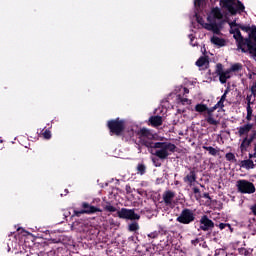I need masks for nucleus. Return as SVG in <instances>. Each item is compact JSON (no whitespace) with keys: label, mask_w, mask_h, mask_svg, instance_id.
<instances>
[{"label":"nucleus","mask_w":256,"mask_h":256,"mask_svg":"<svg viewBox=\"0 0 256 256\" xmlns=\"http://www.w3.org/2000/svg\"><path fill=\"white\" fill-rule=\"evenodd\" d=\"M139 138L140 145H144V147H147L148 149H156L153 155L155 157H158V159H161L162 161H165V159H168L169 155L171 153H175L177 146L171 142H156L153 143V133H151V130L147 128H142L137 133Z\"/></svg>","instance_id":"1"},{"label":"nucleus","mask_w":256,"mask_h":256,"mask_svg":"<svg viewBox=\"0 0 256 256\" xmlns=\"http://www.w3.org/2000/svg\"><path fill=\"white\" fill-rule=\"evenodd\" d=\"M230 33H233L237 47L242 51V53H247V51H249L250 55H253V49L255 48L251 46V38H243L239 28L232 29Z\"/></svg>","instance_id":"2"},{"label":"nucleus","mask_w":256,"mask_h":256,"mask_svg":"<svg viewBox=\"0 0 256 256\" xmlns=\"http://www.w3.org/2000/svg\"><path fill=\"white\" fill-rule=\"evenodd\" d=\"M220 5L231 15H237V11H245V5L239 0H220Z\"/></svg>","instance_id":"3"},{"label":"nucleus","mask_w":256,"mask_h":256,"mask_svg":"<svg viewBox=\"0 0 256 256\" xmlns=\"http://www.w3.org/2000/svg\"><path fill=\"white\" fill-rule=\"evenodd\" d=\"M207 19H208L209 23H206L204 25V29H207V31H212L215 23H217V21H221V19H223V13H221V9H219V7L213 8Z\"/></svg>","instance_id":"4"},{"label":"nucleus","mask_w":256,"mask_h":256,"mask_svg":"<svg viewBox=\"0 0 256 256\" xmlns=\"http://www.w3.org/2000/svg\"><path fill=\"white\" fill-rule=\"evenodd\" d=\"M176 221L178 223H182V225H189V223H193V221H195V212L189 208H185L176 218Z\"/></svg>","instance_id":"5"},{"label":"nucleus","mask_w":256,"mask_h":256,"mask_svg":"<svg viewBox=\"0 0 256 256\" xmlns=\"http://www.w3.org/2000/svg\"><path fill=\"white\" fill-rule=\"evenodd\" d=\"M117 215L119 219H127L129 221H139L141 219V216L135 213V209L122 208L117 211Z\"/></svg>","instance_id":"6"},{"label":"nucleus","mask_w":256,"mask_h":256,"mask_svg":"<svg viewBox=\"0 0 256 256\" xmlns=\"http://www.w3.org/2000/svg\"><path fill=\"white\" fill-rule=\"evenodd\" d=\"M236 187L240 193L251 195L252 193H255V185L252 182H249L247 180H238L236 182Z\"/></svg>","instance_id":"7"},{"label":"nucleus","mask_w":256,"mask_h":256,"mask_svg":"<svg viewBox=\"0 0 256 256\" xmlns=\"http://www.w3.org/2000/svg\"><path fill=\"white\" fill-rule=\"evenodd\" d=\"M108 129H110V132L114 133V135H121V132L125 129V125L123 121L119 119L110 120L108 121Z\"/></svg>","instance_id":"8"},{"label":"nucleus","mask_w":256,"mask_h":256,"mask_svg":"<svg viewBox=\"0 0 256 256\" xmlns=\"http://www.w3.org/2000/svg\"><path fill=\"white\" fill-rule=\"evenodd\" d=\"M200 224L201 231H209V229H213L215 227V223L212 222L207 215L201 217Z\"/></svg>","instance_id":"9"},{"label":"nucleus","mask_w":256,"mask_h":256,"mask_svg":"<svg viewBox=\"0 0 256 256\" xmlns=\"http://www.w3.org/2000/svg\"><path fill=\"white\" fill-rule=\"evenodd\" d=\"M162 199L166 207H171L173 205V199H175V192L167 190L163 193Z\"/></svg>","instance_id":"10"},{"label":"nucleus","mask_w":256,"mask_h":256,"mask_svg":"<svg viewBox=\"0 0 256 256\" xmlns=\"http://www.w3.org/2000/svg\"><path fill=\"white\" fill-rule=\"evenodd\" d=\"M195 181H197V173L195 170H190L189 174L184 177V183H188L189 187H192Z\"/></svg>","instance_id":"11"},{"label":"nucleus","mask_w":256,"mask_h":256,"mask_svg":"<svg viewBox=\"0 0 256 256\" xmlns=\"http://www.w3.org/2000/svg\"><path fill=\"white\" fill-rule=\"evenodd\" d=\"M149 123L152 127H161L163 125V117L156 115L149 118Z\"/></svg>","instance_id":"12"},{"label":"nucleus","mask_w":256,"mask_h":256,"mask_svg":"<svg viewBox=\"0 0 256 256\" xmlns=\"http://www.w3.org/2000/svg\"><path fill=\"white\" fill-rule=\"evenodd\" d=\"M82 207L84 209V211L87 213V214H91V213H99L101 212V209L95 207V206H92L91 204L87 203V202H84L82 204Z\"/></svg>","instance_id":"13"},{"label":"nucleus","mask_w":256,"mask_h":256,"mask_svg":"<svg viewBox=\"0 0 256 256\" xmlns=\"http://www.w3.org/2000/svg\"><path fill=\"white\" fill-rule=\"evenodd\" d=\"M251 129H253V124L247 123L238 129V135L240 137H243V135H248Z\"/></svg>","instance_id":"14"},{"label":"nucleus","mask_w":256,"mask_h":256,"mask_svg":"<svg viewBox=\"0 0 256 256\" xmlns=\"http://www.w3.org/2000/svg\"><path fill=\"white\" fill-rule=\"evenodd\" d=\"M248 39L251 41V47L256 48V26L250 27V32L248 34Z\"/></svg>","instance_id":"15"},{"label":"nucleus","mask_w":256,"mask_h":256,"mask_svg":"<svg viewBox=\"0 0 256 256\" xmlns=\"http://www.w3.org/2000/svg\"><path fill=\"white\" fill-rule=\"evenodd\" d=\"M211 43H213V45H216V47H225V45H227V41H225V39L219 38L217 36H213L211 38Z\"/></svg>","instance_id":"16"},{"label":"nucleus","mask_w":256,"mask_h":256,"mask_svg":"<svg viewBox=\"0 0 256 256\" xmlns=\"http://www.w3.org/2000/svg\"><path fill=\"white\" fill-rule=\"evenodd\" d=\"M240 167H244V169H255V163H253V160H242L240 162Z\"/></svg>","instance_id":"17"},{"label":"nucleus","mask_w":256,"mask_h":256,"mask_svg":"<svg viewBox=\"0 0 256 256\" xmlns=\"http://www.w3.org/2000/svg\"><path fill=\"white\" fill-rule=\"evenodd\" d=\"M218 77H219L220 83L225 84V83H227V79H231V72L228 69L225 72H223L222 74H220Z\"/></svg>","instance_id":"18"},{"label":"nucleus","mask_w":256,"mask_h":256,"mask_svg":"<svg viewBox=\"0 0 256 256\" xmlns=\"http://www.w3.org/2000/svg\"><path fill=\"white\" fill-rule=\"evenodd\" d=\"M202 149L208 151L209 155H212V157H217V155H219V149L213 148V146H202Z\"/></svg>","instance_id":"19"},{"label":"nucleus","mask_w":256,"mask_h":256,"mask_svg":"<svg viewBox=\"0 0 256 256\" xmlns=\"http://www.w3.org/2000/svg\"><path fill=\"white\" fill-rule=\"evenodd\" d=\"M251 145V142L249 141L248 137H245L240 145V151L242 153H245L247 151L248 147Z\"/></svg>","instance_id":"20"},{"label":"nucleus","mask_w":256,"mask_h":256,"mask_svg":"<svg viewBox=\"0 0 256 256\" xmlns=\"http://www.w3.org/2000/svg\"><path fill=\"white\" fill-rule=\"evenodd\" d=\"M241 69H243V65L241 63H235L228 70H230V73H235L241 71Z\"/></svg>","instance_id":"21"},{"label":"nucleus","mask_w":256,"mask_h":256,"mask_svg":"<svg viewBox=\"0 0 256 256\" xmlns=\"http://www.w3.org/2000/svg\"><path fill=\"white\" fill-rule=\"evenodd\" d=\"M128 231H130L131 233H135V231H139V223L132 222L131 224H129Z\"/></svg>","instance_id":"22"},{"label":"nucleus","mask_w":256,"mask_h":256,"mask_svg":"<svg viewBox=\"0 0 256 256\" xmlns=\"http://www.w3.org/2000/svg\"><path fill=\"white\" fill-rule=\"evenodd\" d=\"M195 111H197L198 113H204V111H207V105H205V104H197L195 106Z\"/></svg>","instance_id":"23"},{"label":"nucleus","mask_w":256,"mask_h":256,"mask_svg":"<svg viewBox=\"0 0 256 256\" xmlns=\"http://www.w3.org/2000/svg\"><path fill=\"white\" fill-rule=\"evenodd\" d=\"M206 122L209 124V125H219V121H217L213 116H208L206 118Z\"/></svg>","instance_id":"24"},{"label":"nucleus","mask_w":256,"mask_h":256,"mask_svg":"<svg viewBox=\"0 0 256 256\" xmlns=\"http://www.w3.org/2000/svg\"><path fill=\"white\" fill-rule=\"evenodd\" d=\"M137 171L141 175H145V171H147V167L145 166V164H138Z\"/></svg>","instance_id":"25"},{"label":"nucleus","mask_w":256,"mask_h":256,"mask_svg":"<svg viewBox=\"0 0 256 256\" xmlns=\"http://www.w3.org/2000/svg\"><path fill=\"white\" fill-rule=\"evenodd\" d=\"M205 63H207V59H206L205 57H200V58L196 61L197 67H203V65H205Z\"/></svg>","instance_id":"26"},{"label":"nucleus","mask_w":256,"mask_h":256,"mask_svg":"<svg viewBox=\"0 0 256 256\" xmlns=\"http://www.w3.org/2000/svg\"><path fill=\"white\" fill-rule=\"evenodd\" d=\"M193 193L195 194V199L197 201H199V199H201V197H203V196H201V190H199V188H197V187L193 188Z\"/></svg>","instance_id":"27"},{"label":"nucleus","mask_w":256,"mask_h":256,"mask_svg":"<svg viewBox=\"0 0 256 256\" xmlns=\"http://www.w3.org/2000/svg\"><path fill=\"white\" fill-rule=\"evenodd\" d=\"M238 253L243 256H251V252L247 248H239Z\"/></svg>","instance_id":"28"},{"label":"nucleus","mask_w":256,"mask_h":256,"mask_svg":"<svg viewBox=\"0 0 256 256\" xmlns=\"http://www.w3.org/2000/svg\"><path fill=\"white\" fill-rule=\"evenodd\" d=\"M246 109H247L246 119L247 121H251V117H253V108L247 107Z\"/></svg>","instance_id":"29"},{"label":"nucleus","mask_w":256,"mask_h":256,"mask_svg":"<svg viewBox=\"0 0 256 256\" xmlns=\"http://www.w3.org/2000/svg\"><path fill=\"white\" fill-rule=\"evenodd\" d=\"M105 211H108L109 213H115V211H117V208H115L114 206H112L111 204L106 205L104 207Z\"/></svg>","instance_id":"30"},{"label":"nucleus","mask_w":256,"mask_h":256,"mask_svg":"<svg viewBox=\"0 0 256 256\" xmlns=\"http://www.w3.org/2000/svg\"><path fill=\"white\" fill-rule=\"evenodd\" d=\"M225 158L227 159V161H237V159H235V154L229 152L225 155Z\"/></svg>","instance_id":"31"},{"label":"nucleus","mask_w":256,"mask_h":256,"mask_svg":"<svg viewBox=\"0 0 256 256\" xmlns=\"http://www.w3.org/2000/svg\"><path fill=\"white\" fill-rule=\"evenodd\" d=\"M216 73H217L218 76L223 73V64L218 63L216 65Z\"/></svg>","instance_id":"32"},{"label":"nucleus","mask_w":256,"mask_h":256,"mask_svg":"<svg viewBox=\"0 0 256 256\" xmlns=\"http://www.w3.org/2000/svg\"><path fill=\"white\" fill-rule=\"evenodd\" d=\"M252 97H253V92H251V95H247L246 97L247 107H251V105H253L254 101H251Z\"/></svg>","instance_id":"33"},{"label":"nucleus","mask_w":256,"mask_h":256,"mask_svg":"<svg viewBox=\"0 0 256 256\" xmlns=\"http://www.w3.org/2000/svg\"><path fill=\"white\" fill-rule=\"evenodd\" d=\"M225 102H223L222 100H219L215 105H214V109H223V107H225Z\"/></svg>","instance_id":"34"},{"label":"nucleus","mask_w":256,"mask_h":256,"mask_svg":"<svg viewBox=\"0 0 256 256\" xmlns=\"http://www.w3.org/2000/svg\"><path fill=\"white\" fill-rule=\"evenodd\" d=\"M211 31H213L216 35H219V33H221V30L219 29V25L217 24V22L214 24L213 29Z\"/></svg>","instance_id":"35"},{"label":"nucleus","mask_w":256,"mask_h":256,"mask_svg":"<svg viewBox=\"0 0 256 256\" xmlns=\"http://www.w3.org/2000/svg\"><path fill=\"white\" fill-rule=\"evenodd\" d=\"M148 237L150 239H157V237H159V232H157V231L152 232V233L148 234Z\"/></svg>","instance_id":"36"},{"label":"nucleus","mask_w":256,"mask_h":256,"mask_svg":"<svg viewBox=\"0 0 256 256\" xmlns=\"http://www.w3.org/2000/svg\"><path fill=\"white\" fill-rule=\"evenodd\" d=\"M239 27H240V29L242 31H245L246 33H250V31H251V26H243V25H241Z\"/></svg>","instance_id":"37"},{"label":"nucleus","mask_w":256,"mask_h":256,"mask_svg":"<svg viewBox=\"0 0 256 256\" xmlns=\"http://www.w3.org/2000/svg\"><path fill=\"white\" fill-rule=\"evenodd\" d=\"M44 139H51V131L45 130L43 133Z\"/></svg>","instance_id":"38"},{"label":"nucleus","mask_w":256,"mask_h":256,"mask_svg":"<svg viewBox=\"0 0 256 256\" xmlns=\"http://www.w3.org/2000/svg\"><path fill=\"white\" fill-rule=\"evenodd\" d=\"M225 227H228V229H231V224H227V223L219 224V229H221L222 231H223V229H225Z\"/></svg>","instance_id":"39"},{"label":"nucleus","mask_w":256,"mask_h":256,"mask_svg":"<svg viewBox=\"0 0 256 256\" xmlns=\"http://www.w3.org/2000/svg\"><path fill=\"white\" fill-rule=\"evenodd\" d=\"M215 109H217V108H215V106H213L212 108H207V114H208V117H211V116H213V111H215Z\"/></svg>","instance_id":"40"},{"label":"nucleus","mask_w":256,"mask_h":256,"mask_svg":"<svg viewBox=\"0 0 256 256\" xmlns=\"http://www.w3.org/2000/svg\"><path fill=\"white\" fill-rule=\"evenodd\" d=\"M253 97H256V82L250 88Z\"/></svg>","instance_id":"41"},{"label":"nucleus","mask_w":256,"mask_h":256,"mask_svg":"<svg viewBox=\"0 0 256 256\" xmlns=\"http://www.w3.org/2000/svg\"><path fill=\"white\" fill-rule=\"evenodd\" d=\"M152 162L155 165V167H161V163L157 158H152Z\"/></svg>","instance_id":"42"},{"label":"nucleus","mask_w":256,"mask_h":256,"mask_svg":"<svg viewBox=\"0 0 256 256\" xmlns=\"http://www.w3.org/2000/svg\"><path fill=\"white\" fill-rule=\"evenodd\" d=\"M227 93H229V90H225L224 94L221 96L220 101L225 102L227 99Z\"/></svg>","instance_id":"43"},{"label":"nucleus","mask_w":256,"mask_h":256,"mask_svg":"<svg viewBox=\"0 0 256 256\" xmlns=\"http://www.w3.org/2000/svg\"><path fill=\"white\" fill-rule=\"evenodd\" d=\"M204 0H194V6L195 7H201V4L203 3Z\"/></svg>","instance_id":"44"},{"label":"nucleus","mask_w":256,"mask_h":256,"mask_svg":"<svg viewBox=\"0 0 256 256\" xmlns=\"http://www.w3.org/2000/svg\"><path fill=\"white\" fill-rule=\"evenodd\" d=\"M255 137H256V132L250 135V137L248 138V141H250V143H253V141H255Z\"/></svg>","instance_id":"45"},{"label":"nucleus","mask_w":256,"mask_h":256,"mask_svg":"<svg viewBox=\"0 0 256 256\" xmlns=\"http://www.w3.org/2000/svg\"><path fill=\"white\" fill-rule=\"evenodd\" d=\"M87 212H85V210H81V211H74V215H76V217H79L80 215H83Z\"/></svg>","instance_id":"46"},{"label":"nucleus","mask_w":256,"mask_h":256,"mask_svg":"<svg viewBox=\"0 0 256 256\" xmlns=\"http://www.w3.org/2000/svg\"><path fill=\"white\" fill-rule=\"evenodd\" d=\"M250 210L252 211L253 215L256 216V203L250 207Z\"/></svg>","instance_id":"47"},{"label":"nucleus","mask_w":256,"mask_h":256,"mask_svg":"<svg viewBox=\"0 0 256 256\" xmlns=\"http://www.w3.org/2000/svg\"><path fill=\"white\" fill-rule=\"evenodd\" d=\"M126 193H132V190H131V186L130 185H126Z\"/></svg>","instance_id":"48"},{"label":"nucleus","mask_w":256,"mask_h":256,"mask_svg":"<svg viewBox=\"0 0 256 256\" xmlns=\"http://www.w3.org/2000/svg\"><path fill=\"white\" fill-rule=\"evenodd\" d=\"M191 243H192V245H197V244H199V239L196 238V239L192 240Z\"/></svg>","instance_id":"49"},{"label":"nucleus","mask_w":256,"mask_h":256,"mask_svg":"<svg viewBox=\"0 0 256 256\" xmlns=\"http://www.w3.org/2000/svg\"><path fill=\"white\" fill-rule=\"evenodd\" d=\"M203 197H204V199H210L211 200V196L209 195V193H204Z\"/></svg>","instance_id":"50"},{"label":"nucleus","mask_w":256,"mask_h":256,"mask_svg":"<svg viewBox=\"0 0 256 256\" xmlns=\"http://www.w3.org/2000/svg\"><path fill=\"white\" fill-rule=\"evenodd\" d=\"M197 21H198V23H200V25H202L203 24V19L202 18H197Z\"/></svg>","instance_id":"51"},{"label":"nucleus","mask_w":256,"mask_h":256,"mask_svg":"<svg viewBox=\"0 0 256 256\" xmlns=\"http://www.w3.org/2000/svg\"><path fill=\"white\" fill-rule=\"evenodd\" d=\"M184 93H189V89L184 88Z\"/></svg>","instance_id":"52"},{"label":"nucleus","mask_w":256,"mask_h":256,"mask_svg":"<svg viewBox=\"0 0 256 256\" xmlns=\"http://www.w3.org/2000/svg\"><path fill=\"white\" fill-rule=\"evenodd\" d=\"M191 45L192 47H195V44H193V38H191Z\"/></svg>","instance_id":"53"},{"label":"nucleus","mask_w":256,"mask_h":256,"mask_svg":"<svg viewBox=\"0 0 256 256\" xmlns=\"http://www.w3.org/2000/svg\"><path fill=\"white\" fill-rule=\"evenodd\" d=\"M254 152H256V144H255V147H254Z\"/></svg>","instance_id":"54"}]
</instances>
